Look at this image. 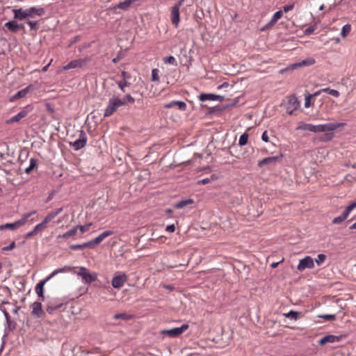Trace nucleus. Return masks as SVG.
Here are the masks:
<instances>
[{
    "instance_id": "obj_13",
    "label": "nucleus",
    "mask_w": 356,
    "mask_h": 356,
    "mask_svg": "<svg viewBox=\"0 0 356 356\" xmlns=\"http://www.w3.org/2000/svg\"><path fill=\"white\" fill-rule=\"evenodd\" d=\"M342 339V336H336L332 334H329L324 336L318 341V344L321 346H324L327 343H332L335 342H339Z\"/></svg>"
},
{
    "instance_id": "obj_8",
    "label": "nucleus",
    "mask_w": 356,
    "mask_h": 356,
    "mask_svg": "<svg viewBox=\"0 0 356 356\" xmlns=\"http://www.w3.org/2000/svg\"><path fill=\"white\" fill-rule=\"evenodd\" d=\"M87 136L83 130H81L79 138L74 142H70V145L74 148V150L78 151L81 148L84 147L87 143Z\"/></svg>"
},
{
    "instance_id": "obj_30",
    "label": "nucleus",
    "mask_w": 356,
    "mask_h": 356,
    "mask_svg": "<svg viewBox=\"0 0 356 356\" xmlns=\"http://www.w3.org/2000/svg\"><path fill=\"white\" fill-rule=\"evenodd\" d=\"M193 203V200L192 199H186L181 200L177 202L174 207L177 209H183L188 204H191Z\"/></svg>"
},
{
    "instance_id": "obj_63",
    "label": "nucleus",
    "mask_w": 356,
    "mask_h": 356,
    "mask_svg": "<svg viewBox=\"0 0 356 356\" xmlns=\"http://www.w3.org/2000/svg\"><path fill=\"white\" fill-rule=\"evenodd\" d=\"M184 1L185 0H179L174 6L180 8L183 5Z\"/></svg>"
},
{
    "instance_id": "obj_62",
    "label": "nucleus",
    "mask_w": 356,
    "mask_h": 356,
    "mask_svg": "<svg viewBox=\"0 0 356 356\" xmlns=\"http://www.w3.org/2000/svg\"><path fill=\"white\" fill-rule=\"evenodd\" d=\"M229 86V83L227 82H224L222 84L218 86V89H222L224 88H227Z\"/></svg>"
},
{
    "instance_id": "obj_47",
    "label": "nucleus",
    "mask_w": 356,
    "mask_h": 356,
    "mask_svg": "<svg viewBox=\"0 0 356 356\" xmlns=\"http://www.w3.org/2000/svg\"><path fill=\"white\" fill-rule=\"evenodd\" d=\"M319 318H324L326 321H332L336 319V316L333 314H324L319 316Z\"/></svg>"
},
{
    "instance_id": "obj_24",
    "label": "nucleus",
    "mask_w": 356,
    "mask_h": 356,
    "mask_svg": "<svg viewBox=\"0 0 356 356\" xmlns=\"http://www.w3.org/2000/svg\"><path fill=\"white\" fill-rule=\"evenodd\" d=\"M4 26L13 33L17 32L19 29L22 27V24H19L15 20L9 21L6 22L4 24Z\"/></svg>"
},
{
    "instance_id": "obj_64",
    "label": "nucleus",
    "mask_w": 356,
    "mask_h": 356,
    "mask_svg": "<svg viewBox=\"0 0 356 356\" xmlns=\"http://www.w3.org/2000/svg\"><path fill=\"white\" fill-rule=\"evenodd\" d=\"M280 263V262H275V263H272V264H270V266H271L273 268H276V267L278 266V264H279Z\"/></svg>"
},
{
    "instance_id": "obj_18",
    "label": "nucleus",
    "mask_w": 356,
    "mask_h": 356,
    "mask_svg": "<svg viewBox=\"0 0 356 356\" xmlns=\"http://www.w3.org/2000/svg\"><path fill=\"white\" fill-rule=\"evenodd\" d=\"M175 106H177L180 111H184L186 110L187 105L184 102L182 101H172L166 104L164 107L166 108H170Z\"/></svg>"
},
{
    "instance_id": "obj_39",
    "label": "nucleus",
    "mask_w": 356,
    "mask_h": 356,
    "mask_svg": "<svg viewBox=\"0 0 356 356\" xmlns=\"http://www.w3.org/2000/svg\"><path fill=\"white\" fill-rule=\"evenodd\" d=\"M47 223L42 220L40 223L35 225L33 228V232H35V233H38L40 232H42L47 227Z\"/></svg>"
},
{
    "instance_id": "obj_7",
    "label": "nucleus",
    "mask_w": 356,
    "mask_h": 356,
    "mask_svg": "<svg viewBox=\"0 0 356 356\" xmlns=\"http://www.w3.org/2000/svg\"><path fill=\"white\" fill-rule=\"evenodd\" d=\"M40 10L33 9V8H15L13 10V13L14 14V19L17 20H23L29 18V16H31V13L35 12L38 13Z\"/></svg>"
},
{
    "instance_id": "obj_34",
    "label": "nucleus",
    "mask_w": 356,
    "mask_h": 356,
    "mask_svg": "<svg viewBox=\"0 0 356 356\" xmlns=\"http://www.w3.org/2000/svg\"><path fill=\"white\" fill-rule=\"evenodd\" d=\"M37 163L38 160L35 158H31L29 161V166L25 169L24 172L28 175L30 174L37 167Z\"/></svg>"
},
{
    "instance_id": "obj_48",
    "label": "nucleus",
    "mask_w": 356,
    "mask_h": 356,
    "mask_svg": "<svg viewBox=\"0 0 356 356\" xmlns=\"http://www.w3.org/2000/svg\"><path fill=\"white\" fill-rule=\"evenodd\" d=\"M91 225V223H89L86 225H76L75 227H77V230L79 229L81 233L86 232Z\"/></svg>"
},
{
    "instance_id": "obj_3",
    "label": "nucleus",
    "mask_w": 356,
    "mask_h": 356,
    "mask_svg": "<svg viewBox=\"0 0 356 356\" xmlns=\"http://www.w3.org/2000/svg\"><path fill=\"white\" fill-rule=\"evenodd\" d=\"M300 102L294 95L288 97L287 102L284 104V108L289 115H292L295 111L300 107Z\"/></svg>"
},
{
    "instance_id": "obj_51",
    "label": "nucleus",
    "mask_w": 356,
    "mask_h": 356,
    "mask_svg": "<svg viewBox=\"0 0 356 356\" xmlns=\"http://www.w3.org/2000/svg\"><path fill=\"white\" fill-rule=\"evenodd\" d=\"M15 248V243L13 241L9 245L2 248V251H10Z\"/></svg>"
},
{
    "instance_id": "obj_44",
    "label": "nucleus",
    "mask_w": 356,
    "mask_h": 356,
    "mask_svg": "<svg viewBox=\"0 0 356 356\" xmlns=\"http://www.w3.org/2000/svg\"><path fill=\"white\" fill-rule=\"evenodd\" d=\"M117 83L122 92H124V88L129 86V83L126 80L120 81Z\"/></svg>"
},
{
    "instance_id": "obj_25",
    "label": "nucleus",
    "mask_w": 356,
    "mask_h": 356,
    "mask_svg": "<svg viewBox=\"0 0 356 356\" xmlns=\"http://www.w3.org/2000/svg\"><path fill=\"white\" fill-rule=\"evenodd\" d=\"M63 208H58L54 211H51L49 212L43 219V220L47 224L50 221H51L54 218H55L58 215H59L63 211Z\"/></svg>"
},
{
    "instance_id": "obj_42",
    "label": "nucleus",
    "mask_w": 356,
    "mask_h": 356,
    "mask_svg": "<svg viewBox=\"0 0 356 356\" xmlns=\"http://www.w3.org/2000/svg\"><path fill=\"white\" fill-rule=\"evenodd\" d=\"M26 24L30 26L31 31H36L38 29V20L27 19Z\"/></svg>"
},
{
    "instance_id": "obj_9",
    "label": "nucleus",
    "mask_w": 356,
    "mask_h": 356,
    "mask_svg": "<svg viewBox=\"0 0 356 356\" xmlns=\"http://www.w3.org/2000/svg\"><path fill=\"white\" fill-rule=\"evenodd\" d=\"M313 268H314V261L313 259L309 256H307L300 260L297 269L299 271L302 272L306 268L312 269Z\"/></svg>"
},
{
    "instance_id": "obj_22",
    "label": "nucleus",
    "mask_w": 356,
    "mask_h": 356,
    "mask_svg": "<svg viewBox=\"0 0 356 356\" xmlns=\"http://www.w3.org/2000/svg\"><path fill=\"white\" fill-rule=\"evenodd\" d=\"M49 280H47V277L44 280H41L36 284V286L35 289V293H37V295L39 297L42 298V299H44V285Z\"/></svg>"
},
{
    "instance_id": "obj_54",
    "label": "nucleus",
    "mask_w": 356,
    "mask_h": 356,
    "mask_svg": "<svg viewBox=\"0 0 356 356\" xmlns=\"http://www.w3.org/2000/svg\"><path fill=\"white\" fill-rule=\"evenodd\" d=\"M95 245H96L93 242V240H91V241L86 242V243H83V246L85 247V248H94Z\"/></svg>"
},
{
    "instance_id": "obj_40",
    "label": "nucleus",
    "mask_w": 356,
    "mask_h": 356,
    "mask_svg": "<svg viewBox=\"0 0 356 356\" xmlns=\"http://www.w3.org/2000/svg\"><path fill=\"white\" fill-rule=\"evenodd\" d=\"M351 31V26L350 24L344 25L341 31V35L343 38H346Z\"/></svg>"
},
{
    "instance_id": "obj_26",
    "label": "nucleus",
    "mask_w": 356,
    "mask_h": 356,
    "mask_svg": "<svg viewBox=\"0 0 356 356\" xmlns=\"http://www.w3.org/2000/svg\"><path fill=\"white\" fill-rule=\"evenodd\" d=\"M113 234V232L111 230L105 231L101 233L98 236L93 239L95 245L99 244L104 239Z\"/></svg>"
},
{
    "instance_id": "obj_6",
    "label": "nucleus",
    "mask_w": 356,
    "mask_h": 356,
    "mask_svg": "<svg viewBox=\"0 0 356 356\" xmlns=\"http://www.w3.org/2000/svg\"><path fill=\"white\" fill-rule=\"evenodd\" d=\"M188 328V324H183L181 327H173L169 330H163L161 333L163 335L168 336L170 338H175L180 336Z\"/></svg>"
},
{
    "instance_id": "obj_52",
    "label": "nucleus",
    "mask_w": 356,
    "mask_h": 356,
    "mask_svg": "<svg viewBox=\"0 0 356 356\" xmlns=\"http://www.w3.org/2000/svg\"><path fill=\"white\" fill-rule=\"evenodd\" d=\"M313 97V95H308L305 97V108H309L311 106V99Z\"/></svg>"
},
{
    "instance_id": "obj_23",
    "label": "nucleus",
    "mask_w": 356,
    "mask_h": 356,
    "mask_svg": "<svg viewBox=\"0 0 356 356\" xmlns=\"http://www.w3.org/2000/svg\"><path fill=\"white\" fill-rule=\"evenodd\" d=\"M351 211L346 207L343 212L338 217L334 218L332 222L333 224H340L343 222L349 216Z\"/></svg>"
},
{
    "instance_id": "obj_50",
    "label": "nucleus",
    "mask_w": 356,
    "mask_h": 356,
    "mask_svg": "<svg viewBox=\"0 0 356 356\" xmlns=\"http://www.w3.org/2000/svg\"><path fill=\"white\" fill-rule=\"evenodd\" d=\"M122 100H127V102L130 104H134L135 102V99L129 94L124 95V98Z\"/></svg>"
},
{
    "instance_id": "obj_2",
    "label": "nucleus",
    "mask_w": 356,
    "mask_h": 356,
    "mask_svg": "<svg viewBox=\"0 0 356 356\" xmlns=\"http://www.w3.org/2000/svg\"><path fill=\"white\" fill-rule=\"evenodd\" d=\"M346 123L344 122H333V123H327L325 124V140H331L333 137L334 134L333 133H330V131H341L343 129V127L346 126Z\"/></svg>"
},
{
    "instance_id": "obj_27",
    "label": "nucleus",
    "mask_w": 356,
    "mask_h": 356,
    "mask_svg": "<svg viewBox=\"0 0 356 356\" xmlns=\"http://www.w3.org/2000/svg\"><path fill=\"white\" fill-rule=\"evenodd\" d=\"M29 8H33L40 10L38 13L33 12L31 14V16H29V18L27 19H35L36 17H42L45 14V10L44 8L38 6V7H29Z\"/></svg>"
},
{
    "instance_id": "obj_12",
    "label": "nucleus",
    "mask_w": 356,
    "mask_h": 356,
    "mask_svg": "<svg viewBox=\"0 0 356 356\" xmlns=\"http://www.w3.org/2000/svg\"><path fill=\"white\" fill-rule=\"evenodd\" d=\"M88 61V58H83V59L80 58V59L73 60L70 61V63H68L66 65H65L63 67V70H68L73 69V68L81 67L83 65H85Z\"/></svg>"
},
{
    "instance_id": "obj_35",
    "label": "nucleus",
    "mask_w": 356,
    "mask_h": 356,
    "mask_svg": "<svg viewBox=\"0 0 356 356\" xmlns=\"http://www.w3.org/2000/svg\"><path fill=\"white\" fill-rule=\"evenodd\" d=\"M36 211L34 210V211H32L31 212H29V213H26L22 215V218L18 220V221L19 222L20 225L22 226L24 225L26 220L33 214L36 213Z\"/></svg>"
},
{
    "instance_id": "obj_57",
    "label": "nucleus",
    "mask_w": 356,
    "mask_h": 356,
    "mask_svg": "<svg viewBox=\"0 0 356 356\" xmlns=\"http://www.w3.org/2000/svg\"><path fill=\"white\" fill-rule=\"evenodd\" d=\"M211 182L210 178H204L197 181L198 184H207Z\"/></svg>"
},
{
    "instance_id": "obj_33",
    "label": "nucleus",
    "mask_w": 356,
    "mask_h": 356,
    "mask_svg": "<svg viewBox=\"0 0 356 356\" xmlns=\"http://www.w3.org/2000/svg\"><path fill=\"white\" fill-rule=\"evenodd\" d=\"M133 318V315L127 313L116 314L113 316V318L115 320H122L127 321Z\"/></svg>"
},
{
    "instance_id": "obj_31",
    "label": "nucleus",
    "mask_w": 356,
    "mask_h": 356,
    "mask_svg": "<svg viewBox=\"0 0 356 356\" xmlns=\"http://www.w3.org/2000/svg\"><path fill=\"white\" fill-rule=\"evenodd\" d=\"M77 232V227H73L72 229H70L69 231L65 232L63 234H60L57 236V238H68L71 236H74Z\"/></svg>"
},
{
    "instance_id": "obj_28",
    "label": "nucleus",
    "mask_w": 356,
    "mask_h": 356,
    "mask_svg": "<svg viewBox=\"0 0 356 356\" xmlns=\"http://www.w3.org/2000/svg\"><path fill=\"white\" fill-rule=\"evenodd\" d=\"M21 226L22 225H20L19 222L18 220H16L15 222L12 223H6L4 225H1L0 230H3L6 229H15Z\"/></svg>"
},
{
    "instance_id": "obj_14",
    "label": "nucleus",
    "mask_w": 356,
    "mask_h": 356,
    "mask_svg": "<svg viewBox=\"0 0 356 356\" xmlns=\"http://www.w3.org/2000/svg\"><path fill=\"white\" fill-rule=\"evenodd\" d=\"M180 8L173 6L171 8L170 11V19L172 24L175 26L177 27L179 26V22H180V12H179Z\"/></svg>"
},
{
    "instance_id": "obj_43",
    "label": "nucleus",
    "mask_w": 356,
    "mask_h": 356,
    "mask_svg": "<svg viewBox=\"0 0 356 356\" xmlns=\"http://www.w3.org/2000/svg\"><path fill=\"white\" fill-rule=\"evenodd\" d=\"M326 259V255L324 254H319L316 259V262L318 266H321Z\"/></svg>"
},
{
    "instance_id": "obj_61",
    "label": "nucleus",
    "mask_w": 356,
    "mask_h": 356,
    "mask_svg": "<svg viewBox=\"0 0 356 356\" xmlns=\"http://www.w3.org/2000/svg\"><path fill=\"white\" fill-rule=\"evenodd\" d=\"M35 234H36V233H35V232H33V229L31 231L27 232L25 234V238H29L33 236Z\"/></svg>"
},
{
    "instance_id": "obj_36",
    "label": "nucleus",
    "mask_w": 356,
    "mask_h": 356,
    "mask_svg": "<svg viewBox=\"0 0 356 356\" xmlns=\"http://www.w3.org/2000/svg\"><path fill=\"white\" fill-rule=\"evenodd\" d=\"M299 314L300 312L291 310L288 313L284 314L283 315L286 318H291V320L296 321L298 318Z\"/></svg>"
},
{
    "instance_id": "obj_56",
    "label": "nucleus",
    "mask_w": 356,
    "mask_h": 356,
    "mask_svg": "<svg viewBox=\"0 0 356 356\" xmlns=\"http://www.w3.org/2000/svg\"><path fill=\"white\" fill-rule=\"evenodd\" d=\"M121 76L122 77V80L127 81L128 79H129L131 78V75L125 71L122 72Z\"/></svg>"
},
{
    "instance_id": "obj_59",
    "label": "nucleus",
    "mask_w": 356,
    "mask_h": 356,
    "mask_svg": "<svg viewBox=\"0 0 356 356\" xmlns=\"http://www.w3.org/2000/svg\"><path fill=\"white\" fill-rule=\"evenodd\" d=\"M261 139L264 142H268L269 140V138H268V134H267V131H265L263 134H262V136H261Z\"/></svg>"
},
{
    "instance_id": "obj_58",
    "label": "nucleus",
    "mask_w": 356,
    "mask_h": 356,
    "mask_svg": "<svg viewBox=\"0 0 356 356\" xmlns=\"http://www.w3.org/2000/svg\"><path fill=\"white\" fill-rule=\"evenodd\" d=\"M165 230L168 232L172 233L175 230V227L174 225H168L165 228Z\"/></svg>"
},
{
    "instance_id": "obj_4",
    "label": "nucleus",
    "mask_w": 356,
    "mask_h": 356,
    "mask_svg": "<svg viewBox=\"0 0 356 356\" xmlns=\"http://www.w3.org/2000/svg\"><path fill=\"white\" fill-rule=\"evenodd\" d=\"M77 275L82 278V282L85 284H90L97 279V273H90L86 268L83 266L79 267V271L77 272Z\"/></svg>"
},
{
    "instance_id": "obj_17",
    "label": "nucleus",
    "mask_w": 356,
    "mask_h": 356,
    "mask_svg": "<svg viewBox=\"0 0 356 356\" xmlns=\"http://www.w3.org/2000/svg\"><path fill=\"white\" fill-rule=\"evenodd\" d=\"M315 59L312 58V57H309V58H307L300 62H297V63H295L293 64H292L291 65V69L293 70V69H296L297 67H302V66H310V65H312L315 63Z\"/></svg>"
},
{
    "instance_id": "obj_60",
    "label": "nucleus",
    "mask_w": 356,
    "mask_h": 356,
    "mask_svg": "<svg viewBox=\"0 0 356 356\" xmlns=\"http://www.w3.org/2000/svg\"><path fill=\"white\" fill-rule=\"evenodd\" d=\"M347 208L352 211L355 208H356V200L351 202L348 206H347Z\"/></svg>"
},
{
    "instance_id": "obj_1",
    "label": "nucleus",
    "mask_w": 356,
    "mask_h": 356,
    "mask_svg": "<svg viewBox=\"0 0 356 356\" xmlns=\"http://www.w3.org/2000/svg\"><path fill=\"white\" fill-rule=\"evenodd\" d=\"M127 102L122 100L118 97L110 98L108 104L104 110V117L107 118L112 115L119 107L127 104Z\"/></svg>"
},
{
    "instance_id": "obj_20",
    "label": "nucleus",
    "mask_w": 356,
    "mask_h": 356,
    "mask_svg": "<svg viewBox=\"0 0 356 356\" xmlns=\"http://www.w3.org/2000/svg\"><path fill=\"white\" fill-rule=\"evenodd\" d=\"M31 307L32 308V314L37 318L41 317L43 314V311L42 309V304L40 302H34Z\"/></svg>"
},
{
    "instance_id": "obj_32",
    "label": "nucleus",
    "mask_w": 356,
    "mask_h": 356,
    "mask_svg": "<svg viewBox=\"0 0 356 356\" xmlns=\"http://www.w3.org/2000/svg\"><path fill=\"white\" fill-rule=\"evenodd\" d=\"M62 306H63L62 303L56 305V304L53 303L52 302H49L47 306L46 310L49 314H52L56 309H58L60 307H62Z\"/></svg>"
},
{
    "instance_id": "obj_10",
    "label": "nucleus",
    "mask_w": 356,
    "mask_h": 356,
    "mask_svg": "<svg viewBox=\"0 0 356 356\" xmlns=\"http://www.w3.org/2000/svg\"><path fill=\"white\" fill-rule=\"evenodd\" d=\"M32 109L31 106H27L19 111L17 115L13 116L7 120V123H13L19 122L22 118H25L29 111Z\"/></svg>"
},
{
    "instance_id": "obj_16",
    "label": "nucleus",
    "mask_w": 356,
    "mask_h": 356,
    "mask_svg": "<svg viewBox=\"0 0 356 356\" xmlns=\"http://www.w3.org/2000/svg\"><path fill=\"white\" fill-rule=\"evenodd\" d=\"M199 99L201 102H205L207 100L222 102L224 100V97L214 94L203 93L199 96Z\"/></svg>"
},
{
    "instance_id": "obj_21",
    "label": "nucleus",
    "mask_w": 356,
    "mask_h": 356,
    "mask_svg": "<svg viewBox=\"0 0 356 356\" xmlns=\"http://www.w3.org/2000/svg\"><path fill=\"white\" fill-rule=\"evenodd\" d=\"M74 268L70 266H65L63 268H57L54 270L49 275L47 276V280H51L54 276L59 273H65L71 271Z\"/></svg>"
},
{
    "instance_id": "obj_41",
    "label": "nucleus",
    "mask_w": 356,
    "mask_h": 356,
    "mask_svg": "<svg viewBox=\"0 0 356 356\" xmlns=\"http://www.w3.org/2000/svg\"><path fill=\"white\" fill-rule=\"evenodd\" d=\"M248 134L247 133H244L241 135L238 140V145L240 146H244L248 143Z\"/></svg>"
},
{
    "instance_id": "obj_55",
    "label": "nucleus",
    "mask_w": 356,
    "mask_h": 356,
    "mask_svg": "<svg viewBox=\"0 0 356 356\" xmlns=\"http://www.w3.org/2000/svg\"><path fill=\"white\" fill-rule=\"evenodd\" d=\"M314 31H315L314 26H311L305 30V33L306 35H309V34L313 33L314 32Z\"/></svg>"
},
{
    "instance_id": "obj_15",
    "label": "nucleus",
    "mask_w": 356,
    "mask_h": 356,
    "mask_svg": "<svg viewBox=\"0 0 356 356\" xmlns=\"http://www.w3.org/2000/svg\"><path fill=\"white\" fill-rule=\"evenodd\" d=\"M33 90V86L32 84L29 85L25 88L18 91L16 94L10 97V101L15 102V100L24 97L29 92Z\"/></svg>"
},
{
    "instance_id": "obj_53",
    "label": "nucleus",
    "mask_w": 356,
    "mask_h": 356,
    "mask_svg": "<svg viewBox=\"0 0 356 356\" xmlns=\"http://www.w3.org/2000/svg\"><path fill=\"white\" fill-rule=\"evenodd\" d=\"M294 6H295L294 3H293L291 4L285 5L283 6L282 10L285 13H287L289 10H291L294 8Z\"/></svg>"
},
{
    "instance_id": "obj_19",
    "label": "nucleus",
    "mask_w": 356,
    "mask_h": 356,
    "mask_svg": "<svg viewBox=\"0 0 356 356\" xmlns=\"http://www.w3.org/2000/svg\"><path fill=\"white\" fill-rule=\"evenodd\" d=\"M280 156H270L265 158L258 163V166L261 168L265 165H275L279 160Z\"/></svg>"
},
{
    "instance_id": "obj_37",
    "label": "nucleus",
    "mask_w": 356,
    "mask_h": 356,
    "mask_svg": "<svg viewBox=\"0 0 356 356\" xmlns=\"http://www.w3.org/2000/svg\"><path fill=\"white\" fill-rule=\"evenodd\" d=\"M321 91H323V92L327 93V94H329L332 96H334L335 97H338L340 95V93L338 90H334V89H331L330 88H322Z\"/></svg>"
},
{
    "instance_id": "obj_46",
    "label": "nucleus",
    "mask_w": 356,
    "mask_h": 356,
    "mask_svg": "<svg viewBox=\"0 0 356 356\" xmlns=\"http://www.w3.org/2000/svg\"><path fill=\"white\" fill-rule=\"evenodd\" d=\"M3 314H4V316L6 318V323H7L8 327L10 328H11L13 323L11 321L10 316L9 313L6 309H4L3 310Z\"/></svg>"
},
{
    "instance_id": "obj_45",
    "label": "nucleus",
    "mask_w": 356,
    "mask_h": 356,
    "mask_svg": "<svg viewBox=\"0 0 356 356\" xmlns=\"http://www.w3.org/2000/svg\"><path fill=\"white\" fill-rule=\"evenodd\" d=\"M152 81H159V70L158 69H153L152 70Z\"/></svg>"
},
{
    "instance_id": "obj_11",
    "label": "nucleus",
    "mask_w": 356,
    "mask_h": 356,
    "mask_svg": "<svg viewBox=\"0 0 356 356\" xmlns=\"http://www.w3.org/2000/svg\"><path fill=\"white\" fill-rule=\"evenodd\" d=\"M127 280V276L126 274L123 273L114 276L112 279L111 284L113 288L120 289L124 286Z\"/></svg>"
},
{
    "instance_id": "obj_29",
    "label": "nucleus",
    "mask_w": 356,
    "mask_h": 356,
    "mask_svg": "<svg viewBox=\"0 0 356 356\" xmlns=\"http://www.w3.org/2000/svg\"><path fill=\"white\" fill-rule=\"evenodd\" d=\"M282 16V10H278L274 13L270 21L266 24L267 27L273 26L277 22Z\"/></svg>"
},
{
    "instance_id": "obj_5",
    "label": "nucleus",
    "mask_w": 356,
    "mask_h": 356,
    "mask_svg": "<svg viewBox=\"0 0 356 356\" xmlns=\"http://www.w3.org/2000/svg\"><path fill=\"white\" fill-rule=\"evenodd\" d=\"M296 129L309 131L314 133L325 132V124L314 125L312 124L300 122Z\"/></svg>"
},
{
    "instance_id": "obj_38",
    "label": "nucleus",
    "mask_w": 356,
    "mask_h": 356,
    "mask_svg": "<svg viewBox=\"0 0 356 356\" xmlns=\"http://www.w3.org/2000/svg\"><path fill=\"white\" fill-rule=\"evenodd\" d=\"M163 62L165 64H170L174 66L177 65V62L173 56H169L163 58Z\"/></svg>"
},
{
    "instance_id": "obj_49",
    "label": "nucleus",
    "mask_w": 356,
    "mask_h": 356,
    "mask_svg": "<svg viewBox=\"0 0 356 356\" xmlns=\"http://www.w3.org/2000/svg\"><path fill=\"white\" fill-rule=\"evenodd\" d=\"M70 248L73 250H82L85 248L83 246V243L81 244H75V245H70Z\"/></svg>"
}]
</instances>
